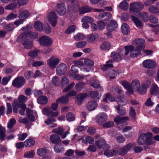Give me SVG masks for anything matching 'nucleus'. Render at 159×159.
I'll return each mask as SVG.
<instances>
[{
    "label": "nucleus",
    "mask_w": 159,
    "mask_h": 159,
    "mask_svg": "<svg viewBox=\"0 0 159 159\" xmlns=\"http://www.w3.org/2000/svg\"><path fill=\"white\" fill-rule=\"evenodd\" d=\"M152 134L147 133L146 134H142L140 135L138 140L139 145H143L146 143L150 144L151 143Z\"/></svg>",
    "instance_id": "obj_1"
},
{
    "label": "nucleus",
    "mask_w": 159,
    "mask_h": 159,
    "mask_svg": "<svg viewBox=\"0 0 159 159\" xmlns=\"http://www.w3.org/2000/svg\"><path fill=\"white\" fill-rule=\"evenodd\" d=\"M19 41H23V44L24 47L27 49H30L33 46V41L32 40L29 39L26 34H21L18 37Z\"/></svg>",
    "instance_id": "obj_2"
},
{
    "label": "nucleus",
    "mask_w": 159,
    "mask_h": 159,
    "mask_svg": "<svg viewBox=\"0 0 159 159\" xmlns=\"http://www.w3.org/2000/svg\"><path fill=\"white\" fill-rule=\"evenodd\" d=\"M71 8L72 10L75 11H76V8H77V9H79V13L81 14L89 12L92 11L96 12L97 11H103V10L102 9L92 8L88 6H84L81 8H79V7L77 2L76 3L74 7H71Z\"/></svg>",
    "instance_id": "obj_3"
},
{
    "label": "nucleus",
    "mask_w": 159,
    "mask_h": 159,
    "mask_svg": "<svg viewBox=\"0 0 159 159\" xmlns=\"http://www.w3.org/2000/svg\"><path fill=\"white\" fill-rule=\"evenodd\" d=\"M143 8V5L139 2H135L130 5L129 11L134 14H136L142 11Z\"/></svg>",
    "instance_id": "obj_4"
},
{
    "label": "nucleus",
    "mask_w": 159,
    "mask_h": 159,
    "mask_svg": "<svg viewBox=\"0 0 159 159\" xmlns=\"http://www.w3.org/2000/svg\"><path fill=\"white\" fill-rule=\"evenodd\" d=\"M125 48L126 51L125 54L127 55L130 52V56L131 57H136L140 53L141 50L137 47L134 50V47L131 45L126 46L125 47Z\"/></svg>",
    "instance_id": "obj_5"
},
{
    "label": "nucleus",
    "mask_w": 159,
    "mask_h": 159,
    "mask_svg": "<svg viewBox=\"0 0 159 159\" xmlns=\"http://www.w3.org/2000/svg\"><path fill=\"white\" fill-rule=\"evenodd\" d=\"M40 44L44 47H49L52 43V40L49 37L46 35L41 37L38 40Z\"/></svg>",
    "instance_id": "obj_6"
},
{
    "label": "nucleus",
    "mask_w": 159,
    "mask_h": 159,
    "mask_svg": "<svg viewBox=\"0 0 159 159\" xmlns=\"http://www.w3.org/2000/svg\"><path fill=\"white\" fill-rule=\"evenodd\" d=\"M25 82V80L23 77L18 76L13 81L12 85L16 88H20L24 85Z\"/></svg>",
    "instance_id": "obj_7"
},
{
    "label": "nucleus",
    "mask_w": 159,
    "mask_h": 159,
    "mask_svg": "<svg viewBox=\"0 0 159 159\" xmlns=\"http://www.w3.org/2000/svg\"><path fill=\"white\" fill-rule=\"evenodd\" d=\"M60 61V59L56 56L51 57L47 61V64L52 68H55Z\"/></svg>",
    "instance_id": "obj_8"
},
{
    "label": "nucleus",
    "mask_w": 159,
    "mask_h": 159,
    "mask_svg": "<svg viewBox=\"0 0 159 159\" xmlns=\"http://www.w3.org/2000/svg\"><path fill=\"white\" fill-rule=\"evenodd\" d=\"M135 146L134 144L129 143L125 146L120 148L119 151V154L121 156L125 155L128 152Z\"/></svg>",
    "instance_id": "obj_9"
},
{
    "label": "nucleus",
    "mask_w": 159,
    "mask_h": 159,
    "mask_svg": "<svg viewBox=\"0 0 159 159\" xmlns=\"http://www.w3.org/2000/svg\"><path fill=\"white\" fill-rule=\"evenodd\" d=\"M143 66L148 69H153L157 66L156 63L153 60L151 59H147L144 60L143 62Z\"/></svg>",
    "instance_id": "obj_10"
},
{
    "label": "nucleus",
    "mask_w": 159,
    "mask_h": 159,
    "mask_svg": "<svg viewBox=\"0 0 159 159\" xmlns=\"http://www.w3.org/2000/svg\"><path fill=\"white\" fill-rule=\"evenodd\" d=\"M107 24V30L109 32H112L114 31L118 27L117 22L111 20H108Z\"/></svg>",
    "instance_id": "obj_11"
},
{
    "label": "nucleus",
    "mask_w": 159,
    "mask_h": 159,
    "mask_svg": "<svg viewBox=\"0 0 159 159\" xmlns=\"http://www.w3.org/2000/svg\"><path fill=\"white\" fill-rule=\"evenodd\" d=\"M66 69V64L61 63L59 64L56 68L57 74L59 75H62L65 73Z\"/></svg>",
    "instance_id": "obj_12"
},
{
    "label": "nucleus",
    "mask_w": 159,
    "mask_h": 159,
    "mask_svg": "<svg viewBox=\"0 0 159 159\" xmlns=\"http://www.w3.org/2000/svg\"><path fill=\"white\" fill-rule=\"evenodd\" d=\"M107 119V116L106 113L101 112L99 113L96 117V122L99 124H102Z\"/></svg>",
    "instance_id": "obj_13"
},
{
    "label": "nucleus",
    "mask_w": 159,
    "mask_h": 159,
    "mask_svg": "<svg viewBox=\"0 0 159 159\" xmlns=\"http://www.w3.org/2000/svg\"><path fill=\"white\" fill-rule=\"evenodd\" d=\"M48 21L53 26H55L57 23V16L55 13L53 12L50 13L48 16Z\"/></svg>",
    "instance_id": "obj_14"
},
{
    "label": "nucleus",
    "mask_w": 159,
    "mask_h": 159,
    "mask_svg": "<svg viewBox=\"0 0 159 159\" xmlns=\"http://www.w3.org/2000/svg\"><path fill=\"white\" fill-rule=\"evenodd\" d=\"M145 41L143 39H138L134 40L133 42V44L136 45L137 48L142 50L145 47L143 43H145Z\"/></svg>",
    "instance_id": "obj_15"
},
{
    "label": "nucleus",
    "mask_w": 159,
    "mask_h": 159,
    "mask_svg": "<svg viewBox=\"0 0 159 159\" xmlns=\"http://www.w3.org/2000/svg\"><path fill=\"white\" fill-rule=\"evenodd\" d=\"M88 96L86 93H80L76 98V102L79 105H81L84 100L87 98Z\"/></svg>",
    "instance_id": "obj_16"
},
{
    "label": "nucleus",
    "mask_w": 159,
    "mask_h": 159,
    "mask_svg": "<svg viewBox=\"0 0 159 159\" xmlns=\"http://www.w3.org/2000/svg\"><path fill=\"white\" fill-rule=\"evenodd\" d=\"M122 84L124 87L127 90V91L126 92L127 95H130L133 94V90L131 88V86L130 84L127 81H123L122 82Z\"/></svg>",
    "instance_id": "obj_17"
},
{
    "label": "nucleus",
    "mask_w": 159,
    "mask_h": 159,
    "mask_svg": "<svg viewBox=\"0 0 159 159\" xmlns=\"http://www.w3.org/2000/svg\"><path fill=\"white\" fill-rule=\"evenodd\" d=\"M56 10L58 14L60 15H63L65 14L66 10L64 4L63 3L58 4Z\"/></svg>",
    "instance_id": "obj_18"
},
{
    "label": "nucleus",
    "mask_w": 159,
    "mask_h": 159,
    "mask_svg": "<svg viewBox=\"0 0 159 159\" xmlns=\"http://www.w3.org/2000/svg\"><path fill=\"white\" fill-rule=\"evenodd\" d=\"M98 104L94 100H92L89 102L86 105L87 109L90 111H92L94 110L97 107Z\"/></svg>",
    "instance_id": "obj_19"
},
{
    "label": "nucleus",
    "mask_w": 159,
    "mask_h": 159,
    "mask_svg": "<svg viewBox=\"0 0 159 159\" xmlns=\"http://www.w3.org/2000/svg\"><path fill=\"white\" fill-rule=\"evenodd\" d=\"M150 83L148 82L147 84L142 85L139 87L137 89V92L140 94H143L145 93L147 91V89L148 88L150 85Z\"/></svg>",
    "instance_id": "obj_20"
},
{
    "label": "nucleus",
    "mask_w": 159,
    "mask_h": 159,
    "mask_svg": "<svg viewBox=\"0 0 159 159\" xmlns=\"http://www.w3.org/2000/svg\"><path fill=\"white\" fill-rule=\"evenodd\" d=\"M103 11H99L100 12L98 15V19H101L105 18V19L111 18L112 16L111 14L109 12H104V10L102 9Z\"/></svg>",
    "instance_id": "obj_21"
},
{
    "label": "nucleus",
    "mask_w": 159,
    "mask_h": 159,
    "mask_svg": "<svg viewBox=\"0 0 159 159\" xmlns=\"http://www.w3.org/2000/svg\"><path fill=\"white\" fill-rule=\"evenodd\" d=\"M129 119L128 117L118 116L114 119V120L117 124L119 125L126 122Z\"/></svg>",
    "instance_id": "obj_22"
},
{
    "label": "nucleus",
    "mask_w": 159,
    "mask_h": 159,
    "mask_svg": "<svg viewBox=\"0 0 159 159\" xmlns=\"http://www.w3.org/2000/svg\"><path fill=\"white\" fill-rule=\"evenodd\" d=\"M98 38V35L97 34H90L87 36V40L88 42L92 43L97 41Z\"/></svg>",
    "instance_id": "obj_23"
},
{
    "label": "nucleus",
    "mask_w": 159,
    "mask_h": 159,
    "mask_svg": "<svg viewBox=\"0 0 159 159\" xmlns=\"http://www.w3.org/2000/svg\"><path fill=\"white\" fill-rule=\"evenodd\" d=\"M49 139L52 143L54 144L60 143L61 141V139L59 136L55 134H53L51 135Z\"/></svg>",
    "instance_id": "obj_24"
},
{
    "label": "nucleus",
    "mask_w": 159,
    "mask_h": 159,
    "mask_svg": "<svg viewBox=\"0 0 159 159\" xmlns=\"http://www.w3.org/2000/svg\"><path fill=\"white\" fill-rule=\"evenodd\" d=\"M121 30L124 34L127 35L130 32V28L128 25L125 23L122 24L121 26Z\"/></svg>",
    "instance_id": "obj_25"
},
{
    "label": "nucleus",
    "mask_w": 159,
    "mask_h": 159,
    "mask_svg": "<svg viewBox=\"0 0 159 159\" xmlns=\"http://www.w3.org/2000/svg\"><path fill=\"white\" fill-rule=\"evenodd\" d=\"M38 102L42 105H44L46 104L48 101L47 98L44 96H42L39 97L37 99Z\"/></svg>",
    "instance_id": "obj_26"
},
{
    "label": "nucleus",
    "mask_w": 159,
    "mask_h": 159,
    "mask_svg": "<svg viewBox=\"0 0 159 159\" xmlns=\"http://www.w3.org/2000/svg\"><path fill=\"white\" fill-rule=\"evenodd\" d=\"M159 90V88L155 84H153L152 85L150 89V94L152 95H156Z\"/></svg>",
    "instance_id": "obj_27"
},
{
    "label": "nucleus",
    "mask_w": 159,
    "mask_h": 159,
    "mask_svg": "<svg viewBox=\"0 0 159 159\" xmlns=\"http://www.w3.org/2000/svg\"><path fill=\"white\" fill-rule=\"evenodd\" d=\"M26 114L30 121H33L35 120V116L34 115V113L31 109H28L26 110Z\"/></svg>",
    "instance_id": "obj_28"
},
{
    "label": "nucleus",
    "mask_w": 159,
    "mask_h": 159,
    "mask_svg": "<svg viewBox=\"0 0 159 159\" xmlns=\"http://www.w3.org/2000/svg\"><path fill=\"white\" fill-rule=\"evenodd\" d=\"M22 34H26L28 37V38L29 37L32 39H34L37 38L38 36V33L37 32H31L30 31H28Z\"/></svg>",
    "instance_id": "obj_29"
},
{
    "label": "nucleus",
    "mask_w": 159,
    "mask_h": 159,
    "mask_svg": "<svg viewBox=\"0 0 159 159\" xmlns=\"http://www.w3.org/2000/svg\"><path fill=\"white\" fill-rule=\"evenodd\" d=\"M30 15V13L27 11H22L19 15V18L20 20H24Z\"/></svg>",
    "instance_id": "obj_30"
},
{
    "label": "nucleus",
    "mask_w": 159,
    "mask_h": 159,
    "mask_svg": "<svg viewBox=\"0 0 159 159\" xmlns=\"http://www.w3.org/2000/svg\"><path fill=\"white\" fill-rule=\"evenodd\" d=\"M91 86L94 88H97L99 91L102 90L103 88L100 85L99 82L98 80H94L91 83Z\"/></svg>",
    "instance_id": "obj_31"
},
{
    "label": "nucleus",
    "mask_w": 159,
    "mask_h": 159,
    "mask_svg": "<svg viewBox=\"0 0 159 159\" xmlns=\"http://www.w3.org/2000/svg\"><path fill=\"white\" fill-rule=\"evenodd\" d=\"M111 97V95L109 93H107L105 94L103 96V101L105 102H107V100L111 102H112L115 101V98H111V99H110Z\"/></svg>",
    "instance_id": "obj_32"
},
{
    "label": "nucleus",
    "mask_w": 159,
    "mask_h": 159,
    "mask_svg": "<svg viewBox=\"0 0 159 159\" xmlns=\"http://www.w3.org/2000/svg\"><path fill=\"white\" fill-rule=\"evenodd\" d=\"M116 154V151L113 150L107 149L104 152V155L107 157H109L113 156Z\"/></svg>",
    "instance_id": "obj_33"
},
{
    "label": "nucleus",
    "mask_w": 159,
    "mask_h": 159,
    "mask_svg": "<svg viewBox=\"0 0 159 159\" xmlns=\"http://www.w3.org/2000/svg\"><path fill=\"white\" fill-rule=\"evenodd\" d=\"M140 82L138 80H134L131 82V88L133 90V89L137 90L138 88L140 87Z\"/></svg>",
    "instance_id": "obj_34"
},
{
    "label": "nucleus",
    "mask_w": 159,
    "mask_h": 159,
    "mask_svg": "<svg viewBox=\"0 0 159 159\" xmlns=\"http://www.w3.org/2000/svg\"><path fill=\"white\" fill-rule=\"evenodd\" d=\"M69 101V98L68 96H63L57 99L56 102L58 103H62L63 104Z\"/></svg>",
    "instance_id": "obj_35"
},
{
    "label": "nucleus",
    "mask_w": 159,
    "mask_h": 159,
    "mask_svg": "<svg viewBox=\"0 0 159 159\" xmlns=\"http://www.w3.org/2000/svg\"><path fill=\"white\" fill-rule=\"evenodd\" d=\"M69 77L71 79L76 80H80L84 78L83 76L80 75L78 74H71L69 75Z\"/></svg>",
    "instance_id": "obj_36"
},
{
    "label": "nucleus",
    "mask_w": 159,
    "mask_h": 159,
    "mask_svg": "<svg viewBox=\"0 0 159 159\" xmlns=\"http://www.w3.org/2000/svg\"><path fill=\"white\" fill-rule=\"evenodd\" d=\"M96 145L98 148H101L106 143V141L103 139H101L95 143Z\"/></svg>",
    "instance_id": "obj_37"
},
{
    "label": "nucleus",
    "mask_w": 159,
    "mask_h": 159,
    "mask_svg": "<svg viewBox=\"0 0 159 159\" xmlns=\"http://www.w3.org/2000/svg\"><path fill=\"white\" fill-rule=\"evenodd\" d=\"M25 145L26 147H29L34 145L35 143V141L31 139H26L24 141Z\"/></svg>",
    "instance_id": "obj_38"
},
{
    "label": "nucleus",
    "mask_w": 159,
    "mask_h": 159,
    "mask_svg": "<svg viewBox=\"0 0 159 159\" xmlns=\"http://www.w3.org/2000/svg\"><path fill=\"white\" fill-rule=\"evenodd\" d=\"M6 130L5 128L0 125V142L1 140L2 141L4 140L5 137V133Z\"/></svg>",
    "instance_id": "obj_39"
},
{
    "label": "nucleus",
    "mask_w": 159,
    "mask_h": 159,
    "mask_svg": "<svg viewBox=\"0 0 159 159\" xmlns=\"http://www.w3.org/2000/svg\"><path fill=\"white\" fill-rule=\"evenodd\" d=\"M113 61L112 60H110L106 62V64L104 65L102 68L103 71H105L108 67H113Z\"/></svg>",
    "instance_id": "obj_40"
},
{
    "label": "nucleus",
    "mask_w": 159,
    "mask_h": 159,
    "mask_svg": "<svg viewBox=\"0 0 159 159\" xmlns=\"http://www.w3.org/2000/svg\"><path fill=\"white\" fill-rule=\"evenodd\" d=\"M140 17L142 21L146 22L148 19V13L146 12H143L140 13Z\"/></svg>",
    "instance_id": "obj_41"
},
{
    "label": "nucleus",
    "mask_w": 159,
    "mask_h": 159,
    "mask_svg": "<svg viewBox=\"0 0 159 159\" xmlns=\"http://www.w3.org/2000/svg\"><path fill=\"white\" fill-rule=\"evenodd\" d=\"M125 98L124 97H121L119 99L118 101V106H116L115 108L118 111L120 110V106H123L125 104L126 102L125 101Z\"/></svg>",
    "instance_id": "obj_42"
},
{
    "label": "nucleus",
    "mask_w": 159,
    "mask_h": 159,
    "mask_svg": "<svg viewBox=\"0 0 159 159\" xmlns=\"http://www.w3.org/2000/svg\"><path fill=\"white\" fill-rule=\"evenodd\" d=\"M34 26L35 29L38 31H41L43 29L42 23L40 21H36L34 23Z\"/></svg>",
    "instance_id": "obj_43"
},
{
    "label": "nucleus",
    "mask_w": 159,
    "mask_h": 159,
    "mask_svg": "<svg viewBox=\"0 0 159 159\" xmlns=\"http://www.w3.org/2000/svg\"><path fill=\"white\" fill-rule=\"evenodd\" d=\"M131 17L132 20L134 23L137 27L141 26V22L139 19L133 16H131Z\"/></svg>",
    "instance_id": "obj_44"
},
{
    "label": "nucleus",
    "mask_w": 159,
    "mask_h": 159,
    "mask_svg": "<svg viewBox=\"0 0 159 159\" xmlns=\"http://www.w3.org/2000/svg\"><path fill=\"white\" fill-rule=\"evenodd\" d=\"M111 58L115 61H117L120 59V55L116 52H113L111 53Z\"/></svg>",
    "instance_id": "obj_45"
},
{
    "label": "nucleus",
    "mask_w": 159,
    "mask_h": 159,
    "mask_svg": "<svg viewBox=\"0 0 159 159\" xmlns=\"http://www.w3.org/2000/svg\"><path fill=\"white\" fill-rule=\"evenodd\" d=\"M27 97H25L23 95H20L18 98V103L19 104L24 103L27 100Z\"/></svg>",
    "instance_id": "obj_46"
},
{
    "label": "nucleus",
    "mask_w": 159,
    "mask_h": 159,
    "mask_svg": "<svg viewBox=\"0 0 159 159\" xmlns=\"http://www.w3.org/2000/svg\"><path fill=\"white\" fill-rule=\"evenodd\" d=\"M66 117L67 120L69 121H74L75 119L74 114L71 112L67 113Z\"/></svg>",
    "instance_id": "obj_47"
},
{
    "label": "nucleus",
    "mask_w": 159,
    "mask_h": 159,
    "mask_svg": "<svg viewBox=\"0 0 159 159\" xmlns=\"http://www.w3.org/2000/svg\"><path fill=\"white\" fill-rule=\"evenodd\" d=\"M34 151L32 150L26 152L24 155V157L26 158H32L34 157Z\"/></svg>",
    "instance_id": "obj_48"
},
{
    "label": "nucleus",
    "mask_w": 159,
    "mask_h": 159,
    "mask_svg": "<svg viewBox=\"0 0 159 159\" xmlns=\"http://www.w3.org/2000/svg\"><path fill=\"white\" fill-rule=\"evenodd\" d=\"M81 20L82 22H88L90 23H92L93 22V20L89 16H85L83 17L81 19Z\"/></svg>",
    "instance_id": "obj_49"
},
{
    "label": "nucleus",
    "mask_w": 159,
    "mask_h": 159,
    "mask_svg": "<svg viewBox=\"0 0 159 159\" xmlns=\"http://www.w3.org/2000/svg\"><path fill=\"white\" fill-rule=\"evenodd\" d=\"M85 36L82 34L78 33L74 36V38L75 40H82L84 39Z\"/></svg>",
    "instance_id": "obj_50"
},
{
    "label": "nucleus",
    "mask_w": 159,
    "mask_h": 159,
    "mask_svg": "<svg viewBox=\"0 0 159 159\" xmlns=\"http://www.w3.org/2000/svg\"><path fill=\"white\" fill-rule=\"evenodd\" d=\"M128 4L125 1H123L119 4V7L122 9L126 10L128 8Z\"/></svg>",
    "instance_id": "obj_51"
},
{
    "label": "nucleus",
    "mask_w": 159,
    "mask_h": 159,
    "mask_svg": "<svg viewBox=\"0 0 159 159\" xmlns=\"http://www.w3.org/2000/svg\"><path fill=\"white\" fill-rule=\"evenodd\" d=\"M85 84L83 82H79L75 86V89L77 91H79L84 87Z\"/></svg>",
    "instance_id": "obj_52"
},
{
    "label": "nucleus",
    "mask_w": 159,
    "mask_h": 159,
    "mask_svg": "<svg viewBox=\"0 0 159 159\" xmlns=\"http://www.w3.org/2000/svg\"><path fill=\"white\" fill-rule=\"evenodd\" d=\"M111 47V45L109 42H105L102 44L100 48L102 50H109Z\"/></svg>",
    "instance_id": "obj_53"
},
{
    "label": "nucleus",
    "mask_w": 159,
    "mask_h": 159,
    "mask_svg": "<svg viewBox=\"0 0 159 159\" xmlns=\"http://www.w3.org/2000/svg\"><path fill=\"white\" fill-rule=\"evenodd\" d=\"M148 10L150 12L152 13L157 14L159 12L158 9L157 7L153 6H151L149 7Z\"/></svg>",
    "instance_id": "obj_54"
},
{
    "label": "nucleus",
    "mask_w": 159,
    "mask_h": 159,
    "mask_svg": "<svg viewBox=\"0 0 159 159\" xmlns=\"http://www.w3.org/2000/svg\"><path fill=\"white\" fill-rule=\"evenodd\" d=\"M47 153L46 149L44 148H40L37 150V154L40 156H43Z\"/></svg>",
    "instance_id": "obj_55"
},
{
    "label": "nucleus",
    "mask_w": 159,
    "mask_h": 159,
    "mask_svg": "<svg viewBox=\"0 0 159 159\" xmlns=\"http://www.w3.org/2000/svg\"><path fill=\"white\" fill-rule=\"evenodd\" d=\"M20 109L19 110V112L21 115H24L25 111L26 109V106L24 103L20 104Z\"/></svg>",
    "instance_id": "obj_56"
},
{
    "label": "nucleus",
    "mask_w": 159,
    "mask_h": 159,
    "mask_svg": "<svg viewBox=\"0 0 159 159\" xmlns=\"http://www.w3.org/2000/svg\"><path fill=\"white\" fill-rule=\"evenodd\" d=\"M54 151L57 153H60L62 152L64 148L59 145H56L54 146Z\"/></svg>",
    "instance_id": "obj_57"
},
{
    "label": "nucleus",
    "mask_w": 159,
    "mask_h": 159,
    "mask_svg": "<svg viewBox=\"0 0 159 159\" xmlns=\"http://www.w3.org/2000/svg\"><path fill=\"white\" fill-rule=\"evenodd\" d=\"M52 111L49 107H46L44 108L42 110L43 113L46 116L50 115Z\"/></svg>",
    "instance_id": "obj_58"
},
{
    "label": "nucleus",
    "mask_w": 159,
    "mask_h": 159,
    "mask_svg": "<svg viewBox=\"0 0 159 159\" xmlns=\"http://www.w3.org/2000/svg\"><path fill=\"white\" fill-rule=\"evenodd\" d=\"M75 27L74 25L69 26L66 30L65 32L67 34H70L74 32L75 30Z\"/></svg>",
    "instance_id": "obj_59"
},
{
    "label": "nucleus",
    "mask_w": 159,
    "mask_h": 159,
    "mask_svg": "<svg viewBox=\"0 0 159 159\" xmlns=\"http://www.w3.org/2000/svg\"><path fill=\"white\" fill-rule=\"evenodd\" d=\"M60 80L59 78L57 76L53 77L52 79V83L56 86H58L60 85Z\"/></svg>",
    "instance_id": "obj_60"
},
{
    "label": "nucleus",
    "mask_w": 159,
    "mask_h": 159,
    "mask_svg": "<svg viewBox=\"0 0 159 159\" xmlns=\"http://www.w3.org/2000/svg\"><path fill=\"white\" fill-rule=\"evenodd\" d=\"M116 72L113 70L111 69L109 72L108 75L109 78L111 79H113L115 78Z\"/></svg>",
    "instance_id": "obj_61"
},
{
    "label": "nucleus",
    "mask_w": 159,
    "mask_h": 159,
    "mask_svg": "<svg viewBox=\"0 0 159 159\" xmlns=\"http://www.w3.org/2000/svg\"><path fill=\"white\" fill-rule=\"evenodd\" d=\"M17 4L16 3H13L10 4L5 7V9L7 10H12L16 8Z\"/></svg>",
    "instance_id": "obj_62"
},
{
    "label": "nucleus",
    "mask_w": 159,
    "mask_h": 159,
    "mask_svg": "<svg viewBox=\"0 0 159 159\" xmlns=\"http://www.w3.org/2000/svg\"><path fill=\"white\" fill-rule=\"evenodd\" d=\"M130 110L129 112V115L133 119L135 120L136 115L135 110L132 107H130Z\"/></svg>",
    "instance_id": "obj_63"
},
{
    "label": "nucleus",
    "mask_w": 159,
    "mask_h": 159,
    "mask_svg": "<svg viewBox=\"0 0 159 159\" xmlns=\"http://www.w3.org/2000/svg\"><path fill=\"white\" fill-rule=\"evenodd\" d=\"M75 151L71 149H69L66 152L65 155L66 156L72 157L74 155Z\"/></svg>",
    "instance_id": "obj_64"
}]
</instances>
